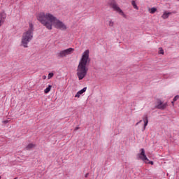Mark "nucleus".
Returning a JSON list of instances; mask_svg holds the SVG:
<instances>
[{
	"instance_id": "obj_20",
	"label": "nucleus",
	"mask_w": 179,
	"mask_h": 179,
	"mask_svg": "<svg viewBox=\"0 0 179 179\" xmlns=\"http://www.w3.org/2000/svg\"><path fill=\"white\" fill-rule=\"evenodd\" d=\"M179 99V96L176 95L174 98H173V101H177V100Z\"/></svg>"
},
{
	"instance_id": "obj_17",
	"label": "nucleus",
	"mask_w": 179,
	"mask_h": 179,
	"mask_svg": "<svg viewBox=\"0 0 179 179\" xmlns=\"http://www.w3.org/2000/svg\"><path fill=\"white\" fill-rule=\"evenodd\" d=\"M145 164H151L152 166H153L154 163H153V161H145Z\"/></svg>"
},
{
	"instance_id": "obj_15",
	"label": "nucleus",
	"mask_w": 179,
	"mask_h": 179,
	"mask_svg": "<svg viewBox=\"0 0 179 179\" xmlns=\"http://www.w3.org/2000/svg\"><path fill=\"white\" fill-rule=\"evenodd\" d=\"M131 5L134 8V9H136L137 10L138 9H139V8H138V6H136V3L135 2V1H131Z\"/></svg>"
},
{
	"instance_id": "obj_23",
	"label": "nucleus",
	"mask_w": 179,
	"mask_h": 179,
	"mask_svg": "<svg viewBox=\"0 0 179 179\" xmlns=\"http://www.w3.org/2000/svg\"><path fill=\"white\" fill-rule=\"evenodd\" d=\"M46 78H47V76H44L43 77V79H46Z\"/></svg>"
},
{
	"instance_id": "obj_2",
	"label": "nucleus",
	"mask_w": 179,
	"mask_h": 179,
	"mask_svg": "<svg viewBox=\"0 0 179 179\" xmlns=\"http://www.w3.org/2000/svg\"><path fill=\"white\" fill-rule=\"evenodd\" d=\"M89 54H90V51L89 50H86L82 54L81 59H80L76 73L79 80L85 79L87 75V72L89 71L87 65L90 64V57H89Z\"/></svg>"
},
{
	"instance_id": "obj_1",
	"label": "nucleus",
	"mask_w": 179,
	"mask_h": 179,
	"mask_svg": "<svg viewBox=\"0 0 179 179\" xmlns=\"http://www.w3.org/2000/svg\"><path fill=\"white\" fill-rule=\"evenodd\" d=\"M37 20L43 26H45L48 30H52V26H54L55 29H59V30H65L66 29V25H65L64 22L50 13H39L37 15Z\"/></svg>"
},
{
	"instance_id": "obj_18",
	"label": "nucleus",
	"mask_w": 179,
	"mask_h": 179,
	"mask_svg": "<svg viewBox=\"0 0 179 179\" xmlns=\"http://www.w3.org/2000/svg\"><path fill=\"white\" fill-rule=\"evenodd\" d=\"M159 54H162V55L164 54V50H163L162 48H159Z\"/></svg>"
},
{
	"instance_id": "obj_16",
	"label": "nucleus",
	"mask_w": 179,
	"mask_h": 179,
	"mask_svg": "<svg viewBox=\"0 0 179 179\" xmlns=\"http://www.w3.org/2000/svg\"><path fill=\"white\" fill-rule=\"evenodd\" d=\"M157 10V9L156 8H152L150 9V13H155Z\"/></svg>"
},
{
	"instance_id": "obj_10",
	"label": "nucleus",
	"mask_w": 179,
	"mask_h": 179,
	"mask_svg": "<svg viewBox=\"0 0 179 179\" xmlns=\"http://www.w3.org/2000/svg\"><path fill=\"white\" fill-rule=\"evenodd\" d=\"M33 148H36V144L34 143H29L27 145L25 148L26 150H30L31 149H33Z\"/></svg>"
},
{
	"instance_id": "obj_19",
	"label": "nucleus",
	"mask_w": 179,
	"mask_h": 179,
	"mask_svg": "<svg viewBox=\"0 0 179 179\" xmlns=\"http://www.w3.org/2000/svg\"><path fill=\"white\" fill-rule=\"evenodd\" d=\"M54 76V73H50L48 76V79H51Z\"/></svg>"
},
{
	"instance_id": "obj_11",
	"label": "nucleus",
	"mask_w": 179,
	"mask_h": 179,
	"mask_svg": "<svg viewBox=\"0 0 179 179\" xmlns=\"http://www.w3.org/2000/svg\"><path fill=\"white\" fill-rule=\"evenodd\" d=\"M143 122H144V129H145L146 127H148V124L149 122V120H148V115H145V117H143Z\"/></svg>"
},
{
	"instance_id": "obj_8",
	"label": "nucleus",
	"mask_w": 179,
	"mask_h": 179,
	"mask_svg": "<svg viewBox=\"0 0 179 179\" xmlns=\"http://www.w3.org/2000/svg\"><path fill=\"white\" fill-rule=\"evenodd\" d=\"M5 19H6V13L4 12L0 13V27L3 24Z\"/></svg>"
},
{
	"instance_id": "obj_14",
	"label": "nucleus",
	"mask_w": 179,
	"mask_h": 179,
	"mask_svg": "<svg viewBox=\"0 0 179 179\" xmlns=\"http://www.w3.org/2000/svg\"><path fill=\"white\" fill-rule=\"evenodd\" d=\"M115 24V23L114 22V21H113V20H109L108 22V25L109 26V27H114Z\"/></svg>"
},
{
	"instance_id": "obj_22",
	"label": "nucleus",
	"mask_w": 179,
	"mask_h": 179,
	"mask_svg": "<svg viewBox=\"0 0 179 179\" xmlns=\"http://www.w3.org/2000/svg\"><path fill=\"white\" fill-rule=\"evenodd\" d=\"M141 122H142V120H140L139 122H138L136 124V125H138V124H141Z\"/></svg>"
},
{
	"instance_id": "obj_9",
	"label": "nucleus",
	"mask_w": 179,
	"mask_h": 179,
	"mask_svg": "<svg viewBox=\"0 0 179 179\" xmlns=\"http://www.w3.org/2000/svg\"><path fill=\"white\" fill-rule=\"evenodd\" d=\"M86 90H87V87H84L83 89H82L81 90L78 91L76 94L75 95V97H76L77 99H79V97H80L81 94H83V93H85L86 92Z\"/></svg>"
},
{
	"instance_id": "obj_12",
	"label": "nucleus",
	"mask_w": 179,
	"mask_h": 179,
	"mask_svg": "<svg viewBox=\"0 0 179 179\" xmlns=\"http://www.w3.org/2000/svg\"><path fill=\"white\" fill-rule=\"evenodd\" d=\"M170 15H171V13L164 12V14L162 15V19H167L169 18V16H170Z\"/></svg>"
},
{
	"instance_id": "obj_3",
	"label": "nucleus",
	"mask_w": 179,
	"mask_h": 179,
	"mask_svg": "<svg viewBox=\"0 0 179 179\" xmlns=\"http://www.w3.org/2000/svg\"><path fill=\"white\" fill-rule=\"evenodd\" d=\"M34 31V26L33 25V23L29 22V29L23 33L21 38V45H22L24 48H27V47H29L27 44L30 43L31 40H33Z\"/></svg>"
},
{
	"instance_id": "obj_25",
	"label": "nucleus",
	"mask_w": 179,
	"mask_h": 179,
	"mask_svg": "<svg viewBox=\"0 0 179 179\" xmlns=\"http://www.w3.org/2000/svg\"><path fill=\"white\" fill-rule=\"evenodd\" d=\"M89 176V173H87L86 175H85V177H87Z\"/></svg>"
},
{
	"instance_id": "obj_26",
	"label": "nucleus",
	"mask_w": 179,
	"mask_h": 179,
	"mask_svg": "<svg viewBox=\"0 0 179 179\" xmlns=\"http://www.w3.org/2000/svg\"><path fill=\"white\" fill-rule=\"evenodd\" d=\"M172 105H173V106H174V101H172Z\"/></svg>"
},
{
	"instance_id": "obj_6",
	"label": "nucleus",
	"mask_w": 179,
	"mask_h": 179,
	"mask_svg": "<svg viewBox=\"0 0 179 179\" xmlns=\"http://www.w3.org/2000/svg\"><path fill=\"white\" fill-rule=\"evenodd\" d=\"M141 153H138L137 155V159L138 160H142L144 162V163L147 161L149 162V159H148V157L146 156V154H145V149L141 148L140 150Z\"/></svg>"
},
{
	"instance_id": "obj_4",
	"label": "nucleus",
	"mask_w": 179,
	"mask_h": 179,
	"mask_svg": "<svg viewBox=\"0 0 179 179\" xmlns=\"http://www.w3.org/2000/svg\"><path fill=\"white\" fill-rule=\"evenodd\" d=\"M109 6L112 7L113 10L115 12H117L119 15H121V16H123V17H127V15L122 11V10L118 6L117 4V2L115 1V0H110L108 1Z\"/></svg>"
},
{
	"instance_id": "obj_24",
	"label": "nucleus",
	"mask_w": 179,
	"mask_h": 179,
	"mask_svg": "<svg viewBox=\"0 0 179 179\" xmlns=\"http://www.w3.org/2000/svg\"><path fill=\"white\" fill-rule=\"evenodd\" d=\"M78 129H79V127H76V128L75 129V131H76V130H78Z\"/></svg>"
},
{
	"instance_id": "obj_27",
	"label": "nucleus",
	"mask_w": 179,
	"mask_h": 179,
	"mask_svg": "<svg viewBox=\"0 0 179 179\" xmlns=\"http://www.w3.org/2000/svg\"><path fill=\"white\" fill-rule=\"evenodd\" d=\"M0 179H1V176H0Z\"/></svg>"
},
{
	"instance_id": "obj_5",
	"label": "nucleus",
	"mask_w": 179,
	"mask_h": 179,
	"mask_svg": "<svg viewBox=\"0 0 179 179\" xmlns=\"http://www.w3.org/2000/svg\"><path fill=\"white\" fill-rule=\"evenodd\" d=\"M73 51H75L74 48H69L68 49L62 50L59 52H58L57 57H59V58H65V57H66L67 55H71V54H72Z\"/></svg>"
},
{
	"instance_id": "obj_21",
	"label": "nucleus",
	"mask_w": 179,
	"mask_h": 179,
	"mask_svg": "<svg viewBox=\"0 0 179 179\" xmlns=\"http://www.w3.org/2000/svg\"><path fill=\"white\" fill-rule=\"evenodd\" d=\"M3 124H8V122H9V120H4L3 121Z\"/></svg>"
},
{
	"instance_id": "obj_13",
	"label": "nucleus",
	"mask_w": 179,
	"mask_h": 179,
	"mask_svg": "<svg viewBox=\"0 0 179 179\" xmlns=\"http://www.w3.org/2000/svg\"><path fill=\"white\" fill-rule=\"evenodd\" d=\"M52 87V85H48V87L44 90V93L47 94L48 93H50L51 92V88Z\"/></svg>"
},
{
	"instance_id": "obj_7",
	"label": "nucleus",
	"mask_w": 179,
	"mask_h": 179,
	"mask_svg": "<svg viewBox=\"0 0 179 179\" xmlns=\"http://www.w3.org/2000/svg\"><path fill=\"white\" fill-rule=\"evenodd\" d=\"M167 103H164L161 100H158L156 107L159 110H166V108H167Z\"/></svg>"
}]
</instances>
